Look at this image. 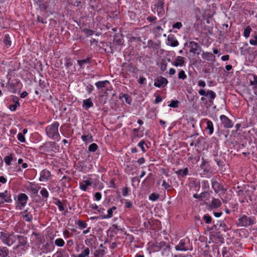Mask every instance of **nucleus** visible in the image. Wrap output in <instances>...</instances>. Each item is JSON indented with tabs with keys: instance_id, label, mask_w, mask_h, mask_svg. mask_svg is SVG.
I'll return each instance as SVG.
<instances>
[{
	"instance_id": "nucleus-1",
	"label": "nucleus",
	"mask_w": 257,
	"mask_h": 257,
	"mask_svg": "<svg viewBox=\"0 0 257 257\" xmlns=\"http://www.w3.org/2000/svg\"><path fill=\"white\" fill-rule=\"evenodd\" d=\"M59 123L58 121H55L50 125H48L45 128V132L47 136L52 140H59L60 136L58 132Z\"/></svg>"
},
{
	"instance_id": "nucleus-2",
	"label": "nucleus",
	"mask_w": 257,
	"mask_h": 257,
	"mask_svg": "<svg viewBox=\"0 0 257 257\" xmlns=\"http://www.w3.org/2000/svg\"><path fill=\"white\" fill-rule=\"evenodd\" d=\"M164 0H156L155 4L152 7V11L159 16H162L164 14Z\"/></svg>"
},
{
	"instance_id": "nucleus-3",
	"label": "nucleus",
	"mask_w": 257,
	"mask_h": 257,
	"mask_svg": "<svg viewBox=\"0 0 257 257\" xmlns=\"http://www.w3.org/2000/svg\"><path fill=\"white\" fill-rule=\"evenodd\" d=\"M190 139V146L197 148L201 147L204 142L203 138L198 137V135L191 136Z\"/></svg>"
},
{
	"instance_id": "nucleus-4",
	"label": "nucleus",
	"mask_w": 257,
	"mask_h": 257,
	"mask_svg": "<svg viewBox=\"0 0 257 257\" xmlns=\"http://www.w3.org/2000/svg\"><path fill=\"white\" fill-rule=\"evenodd\" d=\"M15 239V236L13 234L1 232V240L5 244L10 246L14 243Z\"/></svg>"
},
{
	"instance_id": "nucleus-5",
	"label": "nucleus",
	"mask_w": 257,
	"mask_h": 257,
	"mask_svg": "<svg viewBox=\"0 0 257 257\" xmlns=\"http://www.w3.org/2000/svg\"><path fill=\"white\" fill-rule=\"evenodd\" d=\"M239 224L242 226H248L255 223V219L254 217H247L243 215L239 219Z\"/></svg>"
},
{
	"instance_id": "nucleus-6",
	"label": "nucleus",
	"mask_w": 257,
	"mask_h": 257,
	"mask_svg": "<svg viewBox=\"0 0 257 257\" xmlns=\"http://www.w3.org/2000/svg\"><path fill=\"white\" fill-rule=\"evenodd\" d=\"M198 93L201 96H206L209 98V102L210 104H213V100L216 96V93L212 90H208L206 92L204 89H200L198 91Z\"/></svg>"
},
{
	"instance_id": "nucleus-7",
	"label": "nucleus",
	"mask_w": 257,
	"mask_h": 257,
	"mask_svg": "<svg viewBox=\"0 0 257 257\" xmlns=\"http://www.w3.org/2000/svg\"><path fill=\"white\" fill-rule=\"evenodd\" d=\"M189 52L194 55H199L202 51L201 46L194 41L189 42Z\"/></svg>"
},
{
	"instance_id": "nucleus-8",
	"label": "nucleus",
	"mask_w": 257,
	"mask_h": 257,
	"mask_svg": "<svg viewBox=\"0 0 257 257\" xmlns=\"http://www.w3.org/2000/svg\"><path fill=\"white\" fill-rule=\"evenodd\" d=\"M28 200V197L25 193H21L19 195L17 201V207L19 209H22L27 204Z\"/></svg>"
},
{
	"instance_id": "nucleus-9",
	"label": "nucleus",
	"mask_w": 257,
	"mask_h": 257,
	"mask_svg": "<svg viewBox=\"0 0 257 257\" xmlns=\"http://www.w3.org/2000/svg\"><path fill=\"white\" fill-rule=\"evenodd\" d=\"M220 119L224 128H231L233 126V122L225 115H221Z\"/></svg>"
},
{
	"instance_id": "nucleus-10",
	"label": "nucleus",
	"mask_w": 257,
	"mask_h": 257,
	"mask_svg": "<svg viewBox=\"0 0 257 257\" xmlns=\"http://www.w3.org/2000/svg\"><path fill=\"white\" fill-rule=\"evenodd\" d=\"M110 84V82L108 80L100 81L95 83V85L98 89L109 90L108 85Z\"/></svg>"
},
{
	"instance_id": "nucleus-11",
	"label": "nucleus",
	"mask_w": 257,
	"mask_h": 257,
	"mask_svg": "<svg viewBox=\"0 0 257 257\" xmlns=\"http://www.w3.org/2000/svg\"><path fill=\"white\" fill-rule=\"evenodd\" d=\"M168 81L166 78L163 77H158L155 80L154 85L157 87H164L167 85Z\"/></svg>"
},
{
	"instance_id": "nucleus-12",
	"label": "nucleus",
	"mask_w": 257,
	"mask_h": 257,
	"mask_svg": "<svg viewBox=\"0 0 257 257\" xmlns=\"http://www.w3.org/2000/svg\"><path fill=\"white\" fill-rule=\"evenodd\" d=\"M17 239L18 240V244L15 247L16 249L20 248L21 247H24L27 243V238L24 236L19 235L17 236Z\"/></svg>"
},
{
	"instance_id": "nucleus-13",
	"label": "nucleus",
	"mask_w": 257,
	"mask_h": 257,
	"mask_svg": "<svg viewBox=\"0 0 257 257\" xmlns=\"http://www.w3.org/2000/svg\"><path fill=\"white\" fill-rule=\"evenodd\" d=\"M12 202L11 195L10 192L6 191L4 193H1V204L4 203H11Z\"/></svg>"
},
{
	"instance_id": "nucleus-14",
	"label": "nucleus",
	"mask_w": 257,
	"mask_h": 257,
	"mask_svg": "<svg viewBox=\"0 0 257 257\" xmlns=\"http://www.w3.org/2000/svg\"><path fill=\"white\" fill-rule=\"evenodd\" d=\"M51 173L47 170H43L40 173V181H47L51 177Z\"/></svg>"
},
{
	"instance_id": "nucleus-15",
	"label": "nucleus",
	"mask_w": 257,
	"mask_h": 257,
	"mask_svg": "<svg viewBox=\"0 0 257 257\" xmlns=\"http://www.w3.org/2000/svg\"><path fill=\"white\" fill-rule=\"evenodd\" d=\"M211 183L212 188L216 193L225 190L222 185L215 180H212Z\"/></svg>"
},
{
	"instance_id": "nucleus-16",
	"label": "nucleus",
	"mask_w": 257,
	"mask_h": 257,
	"mask_svg": "<svg viewBox=\"0 0 257 257\" xmlns=\"http://www.w3.org/2000/svg\"><path fill=\"white\" fill-rule=\"evenodd\" d=\"M167 45L172 47H176L179 45V42L173 35H169L167 38Z\"/></svg>"
},
{
	"instance_id": "nucleus-17",
	"label": "nucleus",
	"mask_w": 257,
	"mask_h": 257,
	"mask_svg": "<svg viewBox=\"0 0 257 257\" xmlns=\"http://www.w3.org/2000/svg\"><path fill=\"white\" fill-rule=\"evenodd\" d=\"M202 58L208 61H214L215 57L210 52H205L202 53Z\"/></svg>"
},
{
	"instance_id": "nucleus-18",
	"label": "nucleus",
	"mask_w": 257,
	"mask_h": 257,
	"mask_svg": "<svg viewBox=\"0 0 257 257\" xmlns=\"http://www.w3.org/2000/svg\"><path fill=\"white\" fill-rule=\"evenodd\" d=\"M185 58L182 56H177L174 61L173 65L176 67L183 66L185 64Z\"/></svg>"
},
{
	"instance_id": "nucleus-19",
	"label": "nucleus",
	"mask_w": 257,
	"mask_h": 257,
	"mask_svg": "<svg viewBox=\"0 0 257 257\" xmlns=\"http://www.w3.org/2000/svg\"><path fill=\"white\" fill-rule=\"evenodd\" d=\"M92 185L91 179L83 180L82 182L79 183L80 188L84 191L87 190V187Z\"/></svg>"
},
{
	"instance_id": "nucleus-20",
	"label": "nucleus",
	"mask_w": 257,
	"mask_h": 257,
	"mask_svg": "<svg viewBox=\"0 0 257 257\" xmlns=\"http://www.w3.org/2000/svg\"><path fill=\"white\" fill-rule=\"evenodd\" d=\"M185 240L184 239H181L180 241L179 244L175 246V249L177 250L186 251L189 249L187 246H185Z\"/></svg>"
},
{
	"instance_id": "nucleus-21",
	"label": "nucleus",
	"mask_w": 257,
	"mask_h": 257,
	"mask_svg": "<svg viewBox=\"0 0 257 257\" xmlns=\"http://www.w3.org/2000/svg\"><path fill=\"white\" fill-rule=\"evenodd\" d=\"M13 102H14V104H11L9 106V108L12 111H15L16 110V109L18 107H19L20 106V103L19 102V99L18 97L13 96Z\"/></svg>"
},
{
	"instance_id": "nucleus-22",
	"label": "nucleus",
	"mask_w": 257,
	"mask_h": 257,
	"mask_svg": "<svg viewBox=\"0 0 257 257\" xmlns=\"http://www.w3.org/2000/svg\"><path fill=\"white\" fill-rule=\"evenodd\" d=\"M221 205V202L219 199L213 198L210 203V206L211 208H217Z\"/></svg>"
},
{
	"instance_id": "nucleus-23",
	"label": "nucleus",
	"mask_w": 257,
	"mask_h": 257,
	"mask_svg": "<svg viewBox=\"0 0 257 257\" xmlns=\"http://www.w3.org/2000/svg\"><path fill=\"white\" fill-rule=\"evenodd\" d=\"M93 105V103L91 99V98H88L85 99L83 101V107L86 109L87 110L89 108L92 107Z\"/></svg>"
},
{
	"instance_id": "nucleus-24",
	"label": "nucleus",
	"mask_w": 257,
	"mask_h": 257,
	"mask_svg": "<svg viewBox=\"0 0 257 257\" xmlns=\"http://www.w3.org/2000/svg\"><path fill=\"white\" fill-rule=\"evenodd\" d=\"M106 248H98L95 251L94 256L95 257H103L106 253Z\"/></svg>"
},
{
	"instance_id": "nucleus-25",
	"label": "nucleus",
	"mask_w": 257,
	"mask_h": 257,
	"mask_svg": "<svg viewBox=\"0 0 257 257\" xmlns=\"http://www.w3.org/2000/svg\"><path fill=\"white\" fill-rule=\"evenodd\" d=\"M248 78L251 85L253 86L257 85V75L253 74H249Z\"/></svg>"
},
{
	"instance_id": "nucleus-26",
	"label": "nucleus",
	"mask_w": 257,
	"mask_h": 257,
	"mask_svg": "<svg viewBox=\"0 0 257 257\" xmlns=\"http://www.w3.org/2000/svg\"><path fill=\"white\" fill-rule=\"evenodd\" d=\"M3 43L7 48L11 46L12 41L9 34H5L3 39Z\"/></svg>"
},
{
	"instance_id": "nucleus-27",
	"label": "nucleus",
	"mask_w": 257,
	"mask_h": 257,
	"mask_svg": "<svg viewBox=\"0 0 257 257\" xmlns=\"http://www.w3.org/2000/svg\"><path fill=\"white\" fill-rule=\"evenodd\" d=\"M30 189L34 194L38 193L40 189V187L37 185H35L34 183H30Z\"/></svg>"
},
{
	"instance_id": "nucleus-28",
	"label": "nucleus",
	"mask_w": 257,
	"mask_h": 257,
	"mask_svg": "<svg viewBox=\"0 0 257 257\" xmlns=\"http://www.w3.org/2000/svg\"><path fill=\"white\" fill-rule=\"evenodd\" d=\"M175 173L182 177H185L188 174V169L187 168H185L184 169H179L175 172Z\"/></svg>"
},
{
	"instance_id": "nucleus-29",
	"label": "nucleus",
	"mask_w": 257,
	"mask_h": 257,
	"mask_svg": "<svg viewBox=\"0 0 257 257\" xmlns=\"http://www.w3.org/2000/svg\"><path fill=\"white\" fill-rule=\"evenodd\" d=\"M77 62L80 66V68L81 69H83L84 67V64H89L90 63V58H87L85 59L78 60Z\"/></svg>"
},
{
	"instance_id": "nucleus-30",
	"label": "nucleus",
	"mask_w": 257,
	"mask_h": 257,
	"mask_svg": "<svg viewBox=\"0 0 257 257\" xmlns=\"http://www.w3.org/2000/svg\"><path fill=\"white\" fill-rule=\"evenodd\" d=\"M252 39H250L249 43L251 45L257 46V31L252 34Z\"/></svg>"
},
{
	"instance_id": "nucleus-31",
	"label": "nucleus",
	"mask_w": 257,
	"mask_h": 257,
	"mask_svg": "<svg viewBox=\"0 0 257 257\" xmlns=\"http://www.w3.org/2000/svg\"><path fill=\"white\" fill-rule=\"evenodd\" d=\"M113 216V211L109 208L107 210V214H101L100 215V218L102 219H108L112 217Z\"/></svg>"
},
{
	"instance_id": "nucleus-32",
	"label": "nucleus",
	"mask_w": 257,
	"mask_h": 257,
	"mask_svg": "<svg viewBox=\"0 0 257 257\" xmlns=\"http://www.w3.org/2000/svg\"><path fill=\"white\" fill-rule=\"evenodd\" d=\"M206 129L209 130V135H212L213 134L214 128L213 123L211 121L209 120L207 121Z\"/></svg>"
},
{
	"instance_id": "nucleus-33",
	"label": "nucleus",
	"mask_w": 257,
	"mask_h": 257,
	"mask_svg": "<svg viewBox=\"0 0 257 257\" xmlns=\"http://www.w3.org/2000/svg\"><path fill=\"white\" fill-rule=\"evenodd\" d=\"M90 249L88 247H85L82 252L79 254L78 257H89Z\"/></svg>"
},
{
	"instance_id": "nucleus-34",
	"label": "nucleus",
	"mask_w": 257,
	"mask_h": 257,
	"mask_svg": "<svg viewBox=\"0 0 257 257\" xmlns=\"http://www.w3.org/2000/svg\"><path fill=\"white\" fill-rule=\"evenodd\" d=\"M28 210H26L24 213L26 214L24 215V218L25 219V220L27 222H31L32 220L33 219V215L30 213H28Z\"/></svg>"
},
{
	"instance_id": "nucleus-35",
	"label": "nucleus",
	"mask_w": 257,
	"mask_h": 257,
	"mask_svg": "<svg viewBox=\"0 0 257 257\" xmlns=\"http://www.w3.org/2000/svg\"><path fill=\"white\" fill-rule=\"evenodd\" d=\"M189 160L191 161L193 164L197 163L200 160V156H195L191 155L188 158Z\"/></svg>"
},
{
	"instance_id": "nucleus-36",
	"label": "nucleus",
	"mask_w": 257,
	"mask_h": 257,
	"mask_svg": "<svg viewBox=\"0 0 257 257\" xmlns=\"http://www.w3.org/2000/svg\"><path fill=\"white\" fill-rule=\"evenodd\" d=\"M13 155H12V154H11L9 156H6L4 158V161L7 166H9L11 165V163L12 161L13 160Z\"/></svg>"
},
{
	"instance_id": "nucleus-37",
	"label": "nucleus",
	"mask_w": 257,
	"mask_h": 257,
	"mask_svg": "<svg viewBox=\"0 0 257 257\" xmlns=\"http://www.w3.org/2000/svg\"><path fill=\"white\" fill-rule=\"evenodd\" d=\"M122 98H124L125 101L127 103L130 104L131 103L132 99L128 95L126 94H120L119 96V99H121Z\"/></svg>"
},
{
	"instance_id": "nucleus-38",
	"label": "nucleus",
	"mask_w": 257,
	"mask_h": 257,
	"mask_svg": "<svg viewBox=\"0 0 257 257\" xmlns=\"http://www.w3.org/2000/svg\"><path fill=\"white\" fill-rule=\"evenodd\" d=\"M149 198L152 201H156L159 198V194L153 193L149 195Z\"/></svg>"
},
{
	"instance_id": "nucleus-39",
	"label": "nucleus",
	"mask_w": 257,
	"mask_h": 257,
	"mask_svg": "<svg viewBox=\"0 0 257 257\" xmlns=\"http://www.w3.org/2000/svg\"><path fill=\"white\" fill-rule=\"evenodd\" d=\"M40 194L42 195V196L45 199H47L49 197V192L45 188H43L41 189V190L40 191Z\"/></svg>"
},
{
	"instance_id": "nucleus-40",
	"label": "nucleus",
	"mask_w": 257,
	"mask_h": 257,
	"mask_svg": "<svg viewBox=\"0 0 257 257\" xmlns=\"http://www.w3.org/2000/svg\"><path fill=\"white\" fill-rule=\"evenodd\" d=\"M55 244L58 246L62 247L64 246L65 242L63 239L59 238L55 240Z\"/></svg>"
},
{
	"instance_id": "nucleus-41",
	"label": "nucleus",
	"mask_w": 257,
	"mask_h": 257,
	"mask_svg": "<svg viewBox=\"0 0 257 257\" xmlns=\"http://www.w3.org/2000/svg\"><path fill=\"white\" fill-rule=\"evenodd\" d=\"M8 87H9V89L10 91H11V92H12L13 93L17 92V89L16 88V84L15 83H10L9 84Z\"/></svg>"
},
{
	"instance_id": "nucleus-42",
	"label": "nucleus",
	"mask_w": 257,
	"mask_h": 257,
	"mask_svg": "<svg viewBox=\"0 0 257 257\" xmlns=\"http://www.w3.org/2000/svg\"><path fill=\"white\" fill-rule=\"evenodd\" d=\"M251 31V28L249 26H247V27H246L243 32V36H244V37H245L246 38H248L250 35Z\"/></svg>"
},
{
	"instance_id": "nucleus-43",
	"label": "nucleus",
	"mask_w": 257,
	"mask_h": 257,
	"mask_svg": "<svg viewBox=\"0 0 257 257\" xmlns=\"http://www.w3.org/2000/svg\"><path fill=\"white\" fill-rule=\"evenodd\" d=\"M45 146L46 147L50 148L51 149V150L53 151V149L54 148H56V143L54 142H49L46 143L45 144Z\"/></svg>"
},
{
	"instance_id": "nucleus-44",
	"label": "nucleus",
	"mask_w": 257,
	"mask_h": 257,
	"mask_svg": "<svg viewBox=\"0 0 257 257\" xmlns=\"http://www.w3.org/2000/svg\"><path fill=\"white\" fill-rule=\"evenodd\" d=\"M9 254V250L6 247L1 248V257H7Z\"/></svg>"
},
{
	"instance_id": "nucleus-45",
	"label": "nucleus",
	"mask_w": 257,
	"mask_h": 257,
	"mask_svg": "<svg viewBox=\"0 0 257 257\" xmlns=\"http://www.w3.org/2000/svg\"><path fill=\"white\" fill-rule=\"evenodd\" d=\"M98 146L95 143H92L89 145L88 147V151L90 152H95L97 150Z\"/></svg>"
},
{
	"instance_id": "nucleus-46",
	"label": "nucleus",
	"mask_w": 257,
	"mask_h": 257,
	"mask_svg": "<svg viewBox=\"0 0 257 257\" xmlns=\"http://www.w3.org/2000/svg\"><path fill=\"white\" fill-rule=\"evenodd\" d=\"M206 193V192L201 193L200 194H194L193 197L196 199H199L200 200H202V198L205 197V195Z\"/></svg>"
},
{
	"instance_id": "nucleus-47",
	"label": "nucleus",
	"mask_w": 257,
	"mask_h": 257,
	"mask_svg": "<svg viewBox=\"0 0 257 257\" xmlns=\"http://www.w3.org/2000/svg\"><path fill=\"white\" fill-rule=\"evenodd\" d=\"M204 220L205 221V222L206 223H207V224H209V223H210L211 222V221H212V218L211 217L208 215V214H205L204 216H203V217Z\"/></svg>"
},
{
	"instance_id": "nucleus-48",
	"label": "nucleus",
	"mask_w": 257,
	"mask_h": 257,
	"mask_svg": "<svg viewBox=\"0 0 257 257\" xmlns=\"http://www.w3.org/2000/svg\"><path fill=\"white\" fill-rule=\"evenodd\" d=\"M187 78V75L185 71L183 70H181L178 73V78L180 79L184 80Z\"/></svg>"
},
{
	"instance_id": "nucleus-49",
	"label": "nucleus",
	"mask_w": 257,
	"mask_h": 257,
	"mask_svg": "<svg viewBox=\"0 0 257 257\" xmlns=\"http://www.w3.org/2000/svg\"><path fill=\"white\" fill-rule=\"evenodd\" d=\"M81 139L83 142L91 141L92 136L91 135H82L81 136Z\"/></svg>"
},
{
	"instance_id": "nucleus-50",
	"label": "nucleus",
	"mask_w": 257,
	"mask_h": 257,
	"mask_svg": "<svg viewBox=\"0 0 257 257\" xmlns=\"http://www.w3.org/2000/svg\"><path fill=\"white\" fill-rule=\"evenodd\" d=\"M56 205L58 206L60 211H63L65 210L63 204L62 202L60 200H58L57 201V202L56 203Z\"/></svg>"
},
{
	"instance_id": "nucleus-51",
	"label": "nucleus",
	"mask_w": 257,
	"mask_h": 257,
	"mask_svg": "<svg viewBox=\"0 0 257 257\" xmlns=\"http://www.w3.org/2000/svg\"><path fill=\"white\" fill-rule=\"evenodd\" d=\"M179 103V101L178 100H171L170 104H169L168 106L173 108H177L178 107Z\"/></svg>"
},
{
	"instance_id": "nucleus-52",
	"label": "nucleus",
	"mask_w": 257,
	"mask_h": 257,
	"mask_svg": "<svg viewBox=\"0 0 257 257\" xmlns=\"http://www.w3.org/2000/svg\"><path fill=\"white\" fill-rule=\"evenodd\" d=\"M72 62L70 58H65V66L66 68H69L70 66L72 65Z\"/></svg>"
},
{
	"instance_id": "nucleus-53",
	"label": "nucleus",
	"mask_w": 257,
	"mask_h": 257,
	"mask_svg": "<svg viewBox=\"0 0 257 257\" xmlns=\"http://www.w3.org/2000/svg\"><path fill=\"white\" fill-rule=\"evenodd\" d=\"M78 225L82 228H85L87 227V223L83 220H79L77 222Z\"/></svg>"
},
{
	"instance_id": "nucleus-54",
	"label": "nucleus",
	"mask_w": 257,
	"mask_h": 257,
	"mask_svg": "<svg viewBox=\"0 0 257 257\" xmlns=\"http://www.w3.org/2000/svg\"><path fill=\"white\" fill-rule=\"evenodd\" d=\"M17 138L18 139V140L21 142H22V143H24L25 142V136L24 135L21 133H20L18 134L17 135Z\"/></svg>"
},
{
	"instance_id": "nucleus-55",
	"label": "nucleus",
	"mask_w": 257,
	"mask_h": 257,
	"mask_svg": "<svg viewBox=\"0 0 257 257\" xmlns=\"http://www.w3.org/2000/svg\"><path fill=\"white\" fill-rule=\"evenodd\" d=\"M218 223H219V227H221L222 230H223L224 231H225L228 229L227 226H226V225L224 223H223L222 221H219Z\"/></svg>"
},
{
	"instance_id": "nucleus-56",
	"label": "nucleus",
	"mask_w": 257,
	"mask_h": 257,
	"mask_svg": "<svg viewBox=\"0 0 257 257\" xmlns=\"http://www.w3.org/2000/svg\"><path fill=\"white\" fill-rule=\"evenodd\" d=\"M146 78L143 76H140L139 79L138 80V83L141 85H143L146 83Z\"/></svg>"
},
{
	"instance_id": "nucleus-57",
	"label": "nucleus",
	"mask_w": 257,
	"mask_h": 257,
	"mask_svg": "<svg viewBox=\"0 0 257 257\" xmlns=\"http://www.w3.org/2000/svg\"><path fill=\"white\" fill-rule=\"evenodd\" d=\"M182 26L183 25L181 22H177L173 25V28L179 30L182 27Z\"/></svg>"
},
{
	"instance_id": "nucleus-58",
	"label": "nucleus",
	"mask_w": 257,
	"mask_h": 257,
	"mask_svg": "<svg viewBox=\"0 0 257 257\" xmlns=\"http://www.w3.org/2000/svg\"><path fill=\"white\" fill-rule=\"evenodd\" d=\"M84 32L87 36H91L94 34V31L93 30H90V29H85L84 30Z\"/></svg>"
},
{
	"instance_id": "nucleus-59",
	"label": "nucleus",
	"mask_w": 257,
	"mask_h": 257,
	"mask_svg": "<svg viewBox=\"0 0 257 257\" xmlns=\"http://www.w3.org/2000/svg\"><path fill=\"white\" fill-rule=\"evenodd\" d=\"M144 144H145V141H141L140 143L138 144V146L140 147L143 152H145L146 150L144 148Z\"/></svg>"
},
{
	"instance_id": "nucleus-60",
	"label": "nucleus",
	"mask_w": 257,
	"mask_h": 257,
	"mask_svg": "<svg viewBox=\"0 0 257 257\" xmlns=\"http://www.w3.org/2000/svg\"><path fill=\"white\" fill-rule=\"evenodd\" d=\"M94 197L95 200L97 201H99L101 199V194L100 192H96L94 194Z\"/></svg>"
},
{
	"instance_id": "nucleus-61",
	"label": "nucleus",
	"mask_w": 257,
	"mask_h": 257,
	"mask_svg": "<svg viewBox=\"0 0 257 257\" xmlns=\"http://www.w3.org/2000/svg\"><path fill=\"white\" fill-rule=\"evenodd\" d=\"M162 185L166 190L171 187V186L169 184V183H167L165 180H163Z\"/></svg>"
},
{
	"instance_id": "nucleus-62",
	"label": "nucleus",
	"mask_w": 257,
	"mask_h": 257,
	"mask_svg": "<svg viewBox=\"0 0 257 257\" xmlns=\"http://www.w3.org/2000/svg\"><path fill=\"white\" fill-rule=\"evenodd\" d=\"M128 188L127 187H124L122 188V195L123 196H126L128 193Z\"/></svg>"
},
{
	"instance_id": "nucleus-63",
	"label": "nucleus",
	"mask_w": 257,
	"mask_h": 257,
	"mask_svg": "<svg viewBox=\"0 0 257 257\" xmlns=\"http://www.w3.org/2000/svg\"><path fill=\"white\" fill-rule=\"evenodd\" d=\"M147 20L150 22H153L157 20V18L155 16H150L147 18Z\"/></svg>"
},
{
	"instance_id": "nucleus-64",
	"label": "nucleus",
	"mask_w": 257,
	"mask_h": 257,
	"mask_svg": "<svg viewBox=\"0 0 257 257\" xmlns=\"http://www.w3.org/2000/svg\"><path fill=\"white\" fill-rule=\"evenodd\" d=\"M86 88L88 93H90L94 89L93 86L91 84H88Z\"/></svg>"
}]
</instances>
